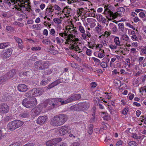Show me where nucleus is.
Returning <instances> with one entry per match:
<instances>
[{
	"instance_id": "nucleus-1",
	"label": "nucleus",
	"mask_w": 146,
	"mask_h": 146,
	"mask_svg": "<svg viewBox=\"0 0 146 146\" xmlns=\"http://www.w3.org/2000/svg\"><path fill=\"white\" fill-rule=\"evenodd\" d=\"M3 1L4 3L8 4H11V3H17L15 5V7L18 11H20L24 13L27 11H30L31 6L30 0H0V3Z\"/></svg>"
},
{
	"instance_id": "nucleus-4",
	"label": "nucleus",
	"mask_w": 146,
	"mask_h": 146,
	"mask_svg": "<svg viewBox=\"0 0 146 146\" xmlns=\"http://www.w3.org/2000/svg\"><path fill=\"white\" fill-rule=\"evenodd\" d=\"M22 104L26 108H31L37 104V102L36 99L35 97L32 98L31 99L26 98L23 100Z\"/></svg>"
},
{
	"instance_id": "nucleus-2",
	"label": "nucleus",
	"mask_w": 146,
	"mask_h": 146,
	"mask_svg": "<svg viewBox=\"0 0 146 146\" xmlns=\"http://www.w3.org/2000/svg\"><path fill=\"white\" fill-rule=\"evenodd\" d=\"M68 119L67 116L64 114L55 115L50 121V124L54 126L58 127L64 124Z\"/></svg>"
},
{
	"instance_id": "nucleus-14",
	"label": "nucleus",
	"mask_w": 146,
	"mask_h": 146,
	"mask_svg": "<svg viewBox=\"0 0 146 146\" xmlns=\"http://www.w3.org/2000/svg\"><path fill=\"white\" fill-rule=\"evenodd\" d=\"M9 111V106L6 104H2L0 105V112L2 114L6 113Z\"/></svg>"
},
{
	"instance_id": "nucleus-30",
	"label": "nucleus",
	"mask_w": 146,
	"mask_h": 146,
	"mask_svg": "<svg viewBox=\"0 0 146 146\" xmlns=\"http://www.w3.org/2000/svg\"><path fill=\"white\" fill-rule=\"evenodd\" d=\"M94 30L96 33H97L99 35L100 34V24L99 23H97V25Z\"/></svg>"
},
{
	"instance_id": "nucleus-55",
	"label": "nucleus",
	"mask_w": 146,
	"mask_h": 146,
	"mask_svg": "<svg viewBox=\"0 0 146 146\" xmlns=\"http://www.w3.org/2000/svg\"><path fill=\"white\" fill-rule=\"evenodd\" d=\"M7 79L4 75L3 76L1 77H0V84H1L2 83L5 82Z\"/></svg>"
},
{
	"instance_id": "nucleus-49",
	"label": "nucleus",
	"mask_w": 146,
	"mask_h": 146,
	"mask_svg": "<svg viewBox=\"0 0 146 146\" xmlns=\"http://www.w3.org/2000/svg\"><path fill=\"white\" fill-rule=\"evenodd\" d=\"M33 27L35 29H40L42 27V25L41 24H37L36 25H33Z\"/></svg>"
},
{
	"instance_id": "nucleus-6",
	"label": "nucleus",
	"mask_w": 146,
	"mask_h": 146,
	"mask_svg": "<svg viewBox=\"0 0 146 146\" xmlns=\"http://www.w3.org/2000/svg\"><path fill=\"white\" fill-rule=\"evenodd\" d=\"M47 105V104L45 103H41L39 105L34 108L31 110V112L32 113L33 115L35 117L41 113L42 109L43 108H46Z\"/></svg>"
},
{
	"instance_id": "nucleus-59",
	"label": "nucleus",
	"mask_w": 146,
	"mask_h": 146,
	"mask_svg": "<svg viewBox=\"0 0 146 146\" xmlns=\"http://www.w3.org/2000/svg\"><path fill=\"white\" fill-rule=\"evenodd\" d=\"M102 62L108 63L109 61V59L108 58L107 56L106 55L102 59Z\"/></svg>"
},
{
	"instance_id": "nucleus-16",
	"label": "nucleus",
	"mask_w": 146,
	"mask_h": 146,
	"mask_svg": "<svg viewBox=\"0 0 146 146\" xmlns=\"http://www.w3.org/2000/svg\"><path fill=\"white\" fill-rule=\"evenodd\" d=\"M16 72V70L15 69H13L7 72L4 76L7 80L13 77L15 74Z\"/></svg>"
},
{
	"instance_id": "nucleus-43",
	"label": "nucleus",
	"mask_w": 146,
	"mask_h": 146,
	"mask_svg": "<svg viewBox=\"0 0 146 146\" xmlns=\"http://www.w3.org/2000/svg\"><path fill=\"white\" fill-rule=\"evenodd\" d=\"M121 38L126 41L127 42H130V40L129 39V36L126 35H123L121 36Z\"/></svg>"
},
{
	"instance_id": "nucleus-21",
	"label": "nucleus",
	"mask_w": 146,
	"mask_h": 146,
	"mask_svg": "<svg viewBox=\"0 0 146 146\" xmlns=\"http://www.w3.org/2000/svg\"><path fill=\"white\" fill-rule=\"evenodd\" d=\"M18 90L21 92H25L28 90V86L24 84H19L17 87Z\"/></svg>"
},
{
	"instance_id": "nucleus-53",
	"label": "nucleus",
	"mask_w": 146,
	"mask_h": 146,
	"mask_svg": "<svg viewBox=\"0 0 146 146\" xmlns=\"http://www.w3.org/2000/svg\"><path fill=\"white\" fill-rule=\"evenodd\" d=\"M41 49V48L39 46H34L31 48L32 51L40 50Z\"/></svg>"
},
{
	"instance_id": "nucleus-32",
	"label": "nucleus",
	"mask_w": 146,
	"mask_h": 146,
	"mask_svg": "<svg viewBox=\"0 0 146 146\" xmlns=\"http://www.w3.org/2000/svg\"><path fill=\"white\" fill-rule=\"evenodd\" d=\"M77 13L79 16L84 15L85 14V11L83 8H79L77 11Z\"/></svg>"
},
{
	"instance_id": "nucleus-9",
	"label": "nucleus",
	"mask_w": 146,
	"mask_h": 146,
	"mask_svg": "<svg viewBox=\"0 0 146 146\" xmlns=\"http://www.w3.org/2000/svg\"><path fill=\"white\" fill-rule=\"evenodd\" d=\"M69 129L70 127L68 126H63L58 129L57 132L61 136L64 135L69 132Z\"/></svg>"
},
{
	"instance_id": "nucleus-26",
	"label": "nucleus",
	"mask_w": 146,
	"mask_h": 146,
	"mask_svg": "<svg viewBox=\"0 0 146 146\" xmlns=\"http://www.w3.org/2000/svg\"><path fill=\"white\" fill-rule=\"evenodd\" d=\"M109 27L110 31L113 33H116L117 31V29L116 26L113 23H110Z\"/></svg>"
},
{
	"instance_id": "nucleus-52",
	"label": "nucleus",
	"mask_w": 146,
	"mask_h": 146,
	"mask_svg": "<svg viewBox=\"0 0 146 146\" xmlns=\"http://www.w3.org/2000/svg\"><path fill=\"white\" fill-rule=\"evenodd\" d=\"M42 43L44 44H49L51 42L48 39L43 40L42 41Z\"/></svg>"
},
{
	"instance_id": "nucleus-10",
	"label": "nucleus",
	"mask_w": 146,
	"mask_h": 146,
	"mask_svg": "<svg viewBox=\"0 0 146 146\" xmlns=\"http://www.w3.org/2000/svg\"><path fill=\"white\" fill-rule=\"evenodd\" d=\"M62 14L64 13L65 17L67 18H68L69 16L74 15V12L73 9H71L68 7H66L62 11Z\"/></svg>"
},
{
	"instance_id": "nucleus-7",
	"label": "nucleus",
	"mask_w": 146,
	"mask_h": 146,
	"mask_svg": "<svg viewBox=\"0 0 146 146\" xmlns=\"http://www.w3.org/2000/svg\"><path fill=\"white\" fill-rule=\"evenodd\" d=\"M89 107L88 104L86 102H81L78 105H75L70 107V109L73 110L79 111L83 109L86 110Z\"/></svg>"
},
{
	"instance_id": "nucleus-54",
	"label": "nucleus",
	"mask_w": 146,
	"mask_h": 146,
	"mask_svg": "<svg viewBox=\"0 0 146 146\" xmlns=\"http://www.w3.org/2000/svg\"><path fill=\"white\" fill-rule=\"evenodd\" d=\"M129 110V108L126 107L122 110V113L124 115H126L128 111Z\"/></svg>"
},
{
	"instance_id": "nucleus-34",
	"label": "nucleus",
	"mask_w": 146,
	"mask_h": 146,
	"mask_svg": "<svg viewBox=\"0 0 146 146\" xmlns=\"http://www.w3.org/2000/svg\"><path fill=\"white\" fill-rule=\"evenodd\" d=\"M72 97L74 101L78 100L81 98V96L79 94H72Z\"/></svg>"
},
{
	"instance_id": "nucleus-35",
	"label": "nucleus",
	"mask_w": 146,
	"mask_h": 146,
	"mask_svg": "<svg viewBox=\"0 0 146 146\" xmlns=\"http://www.w3.org/2000/svg\"><path fill=\"white\" fill-rule=\"evenodd\" d=\"M60 99H55V98H51L50 99L48 100V102L49 103V104L52 105L53 106L54 108V102L58 101H59Z\"/></svg>"
},
{
	"instance_id": "nucleus-39",
	"label": "nucleus",
	"mask_w": 146,
	"mask_h": 146,
	"mask_svg": "<svg viewBox=\"0 0 146 146\" xmlns=\"http://www.w3.org/2000/svg\"><path fill=\"white\" fill-rule=\"evenodd\" d=\"M83 50H86V54L88 56H90L92 55V50L88 49L86 47L84 46L83 47Z\"/></svg>"
},
{
	"instance_id": "nucleus-61",
	"label": "nucleus",
	"mask_w": 146,
	"mask_h": 146,
	"mask_svg": "<svg viewBox=\"0 0 146 146\" xmlns=\"http://www.w3.org/2000/svg\"><path fill=\"white\" fill-rule=\"evenodd\" d=\"M146 86H145L143 87H141L139 89V92L140 93L143 92H145L146 93Z\"/></svg>"
},
{
	"instance_id": "nucleus-37",
	"label": "nucleus",
	"mask_w": 146,
	"mask_h": 146,
	"mask_svg": "<svg viewBox=\"0 0 146 146\" xmlns=\"http://www.w3.org/2000/svg\"><path fill=\"white\" fill-rule=\"evenodd\" d=\"M55 144L54 139L47 141L46 143V145L47 146H52Z\"/></svg>"
},
{
	"instance_id": "nucleus-51",
	"label": "nucleus",
	"mask_w": 146,
	"mask_h": 146,
	"mask_svg": "<svg viewBox=\"0 0 146 146\" xmlns=\"http://www.w3.org/2000/svg\"><path fill=\"white\" fill-rule=\"evenodd\" d=\"M71 66L72 67L74 68L78 69V65L75 62L72 63L71 64Z\"/></svg>"
},
{
	"instance_id": "nucleus-36",
	"label": "nucleus",
	"mask_w": 146,
	"mask_h": 146,
	"mask_svg": "<svg viewBox=\"0 0 146 146\" xmlns=\"http://www.w3.org/2000/svg\"><path fill=\"white\" fill-rule=\"evenodd\" d=\"M118 29L120 31L123 32L124 30V25L122 23H120L118 24Z\"/></svg>"
},
{
	"instance_id": "nucleus-31",
	"label": "nucleus",
	"mask_w": 146,
	"mask_h": 146,
	"mask_svg": "<svg viewBox=\"0 0 146 146\" xmlns=\"http://www.w3.org/2000/svg\"><path fill=\"white\" fill-rule=\"evenodd\" d=\"M101 116L102 117L104 120L106 121L108 120L109 118V117L106 112H102Z\"/></svg>"
},
{
	"instance_id": "nucleus-58",
	"label": "nucleus",
	"mask_w": 146,
	"mask_h": 146,
	"mask_svg": "<svg viewBox=\"0 0 146 146\" xmlns=\"http://www.w3.org/2000/svg\"><path fill=\"white\" fill-rule=\"evenodd\" d=\"M81 1H82V0H69L68 3L69 4H71L74 2L78 3Z\"/></svg>"
},
{
	"instance_id": "nucleus-11",
	"label": "nucleus",
	"mask_w": 146,
	"mask_h": 146,
	"mask_svg": "<svg viewBox=\"0 0 146 146\" xmlns=\"http://www.w3.org/2000/svg\"><path fill=\"white\" fill-rule=\"evenodd\" d=\"M35 66H37L38 68L40 70H42L48 68V66L47 63L43 62L42 60L36 61L35 63Z\"/></svg>"
},
{
	"instance_id": "nucleus-18",
	"label": "nucleus",
	"mask_w": 146,
	"mask_h": 146,
	"mask_svg": "<svg viewBox=\"0 0 146 146\" xmlns=\"http://www.w3.org/2000/svg\"><path fill=\"white\" fill-rule=\"evenodd\" d=\"M66 30L67 31V32L73 33L75 34H77V31L75 30V29L74 25L72 24L70 25L67 26L66 27Z\"/></svg>"
},
{
	"instance_id": "nucleus-25",
	"label": "nucleus",
	"mask_w": 146,
	"mask_h": 146,
	"mask_svg": "<svg viewBox=\"0 0 146 146\" xmlns=\"http://www.w3.org/2000/svg\"><path fill=\"white\" fill-rule=\"evenodd\" d=\"M125 11V10L123 7H120L117 9V12L115 13L117 15V17H121L122 15V13H124Z\"/></svg>"
},
{
	"instance_id": "nucleus-20",
	"label": "nucleus",
	"mask_w": 146,
	"mask_h": 146,
	"mask_svg": "<svg viewBox=\"0 0 146 146\" xmlns=\"http://www.w3.org/2000/svg\"><path fill=\"white\" fill-rule=\"evenodd\" d=\"M101 38H104V42H101V48L102 46V44L104 45H106L107 44L108 42L105 41V39H106V38L109 35V33L107 32H105L104 33H101Z\"/></svg>"
},
{
	"instance_id": "nucleus-33",
	"label": "nucleus",
	"mask_w": 146,
	"mask_h": 146,
	"mask_svg": "<svg viewBox=\"0 0 146 146\" xmlns=\"http://www.w3.org/2000/svg\"><path fill=\"white\" fill-rule=\"evenodd\" d=\"M100 100L99 98L96 97L94 99V104L96 105L97 106H98L99 108H100Z\"/></svg>"
},
{
	"instance_id": "nucleus-56",
	"label": "nucleus",
	"mask_w": 146,
	"mask_h": 146,
	"mask_svg": "<svg viewBox=\"0 0 146 146\" xmlns=\"http://www.w3.org/2000/svg\"><path fill=\"white\" fill-rule=\"evenodd\" d=\"M128 145L130 146H136L137 144L135 141H129L128 143Z\"/></svg>"
},
{
	"instance_id": "nucleus-62",
	"label": "nucleus",
	"mask_w": 146,
	"mask_h": 146,
	"mask_svg": "<svg viewBox=\"0 0 146 146\" xmlns=\"http://www.w3.org/2000/svg\"><path fill=\"white\" fill-rule=\"evenodd\" d=\"M67 145L66 143L62 142L60 143V144L56 145L54 146H67Z\"/></svg>"
},
{
	"instance_id": "nucleus-41",
	"label": "nucleus",
	"mask_w": 146,
	"mask_h": 146,
	"mask_svg": "<svg viewBox=\"0 0 146 146\" xmlns=\"http://www.w3.org/2000/svg\"><path fill=\"white\" fill-rule=\"evenodd\" d=\"M10 43L9 42H3L0 43L1 48L2 49L5 48L9 45Z\"/></svg>"
},
{
	"instance_id": "nucleus-22",
	"label": "nucleus",
	"mask_w": 146,
	"mask_h": 146,
	"mask_svg": "<svg viewBox=\"0 0 146 146\" xmlns=\"http://www.w3.org/2000/svg\"><path fill=\"white\" fill-rule=\"evenodd\" d=\"M14 121L9 122L8 124L7 127L11 131H13L17 129Z\"/></svg>"
},
{
	"instance_id": "nucleus-48",
	"label": "nucleus",
	"mask_w": 146,
	"mask_h": 146,
	"mask_svg": "<svg viewBox=\"0 0 146 146\" xmlns=\"http://www.w3.org/2000/svg\"><path fill=\"white\" fill-rule=\"evenodd\" d=\"M54 22L56 24H59L61 23L62 20L59 18H55L53 19Z\"/></svg>"
},
{
	"instance_id": "nucleus-15",
	"label": "nucleus",
	"mask_w": 146,
	"mask_h": 146,
	"mask_svg": "<svg viewBox=\"0 0 146 146\" xmlns=\"http://www.w3.org/2000/svg\"><path fill=\"white\" fill-rule=\"evenodd\" d=\"M48 119V117L46 115H44L39 116L36 121V123L38 124H44Z\"/></svg>"
},
{
	"instance_id": "nucleus-27",
	"label": "nucleus",
	"mask_w": 146,
	"mask_h": 146,
	"mask_svg": "<svg viewBox=\"0 0 146 146\" xmlns=\"http://www.w3.org/2000/svg\"><path fill=\"white\" fill-rule=\"evenodd\" d=\"M69 136L72 137L73 136L74 138H75L78 135V131L76 129L73 128L72 131L70 132Z\"/></svg>"
},
{
	"instance_id": "nucleus-12",
	"label": "nucleus",
	"mask_w": 146,
	"mask_h": 146,
	"mask_svg": "<svg viewBox=\"0 0 146 146\" xmlns=\"http://www.w3.org/2000/svg\"><path fill=\"white\" fill-rule=\"evenodd\" d=\"M13 50L11 48L4 50L2 52V55L4 58H9L11 55Z\"/></svg>"
},
{
	"instance_id": "nucleus-63",
	"label": "nucleus",
	"mask_w": 146,
	"mask_h": 146,
	"mask_svg": "<svg viewBox=\"0 0 146 146\" xmlns=\"http://www.w3.org/2000/svg\"><path fill=\"white\" fill-rule=\"evenodd\" d=\"M117 46L116 45L111 44L109 45V47L111 49L114 50L117 49Z\"/></svg>"
},
{
	"instance_id": "nucleus-5",
	"label": "nucleus",
	"mask_w": 146,
	"mask_h": 146,
	"mask_svg": "<svg viewBox=\"0 0 146 146\" xmlns=\"http://www.w3.org/2000/svg\"><path fill=\"white\" fill-rule=\"evenodd\" d=\"M62 33H59V35L62 38H64L65 40L64 42L65 44H69L70 43H73L74 42L72 40L73 39V38L74 36L73 35L69 34L68 35L67 33H66L65 31Z\"/></svg>"
},
{
	"instance_id": "nucleus-29",
	"label": "nucleus",
	"mask_w": 146,
	"mask_h": 146,
	"mask_svg": "<svg viewBox=\"0 0 146 146\" xmlns=\"http://www.w3.org/2000/svg\"><path fill=\"white\" fill-rule=\"evenodd\" d=\"M14 121L17 128L21 126L24 123L23 121L20 120H17Z\"/></svg>"
},
{
	"instance_id": "nucleus-19",
	"label": "nucleus",
	"mask_w": 146,
	"mask_h": 146,
	"mask_svg": "<svg viewBox=\"0 0 146 146\" xmlns=\"http://www.w3.org/2000/svg\"><path fill=\"white\" fill-rule=\"evenodd\" d=\"M54 11V9L52 8L51 6L50 7H48L46 9L45 14L46 15L48 16V17H51L54 15V14L53 13Z\"/></svg>"
},
{
	"instance_id": "nucleus-24",
	"label": "nucleus",
	"mask_w": 146,
	"mask_h": 146,
	"mask_svg": "<svg viewBox=\"0 0 146 146\" xmlns=\"http://www.w3.org/2000/svg\"><path fill=\"white\" fill-rule=\"evenodd\" d=\"M52 8L57 11L56 12H55L56 14L58 15L62 14V11H61V9L60 7L56 4L54 5L53 6H51Z\"/></svg>"
},
{
	"instance_id": "nucleus-60",
	"label": "nucleus",
	"mask_w": 146,
	"mask_h": 146,
	"mask_svg": "<svg viewBox=\"0 0 146 146\" xmlns=\"http://www.w3.org/2000/svg\"><path fill=\"white\" fill-rule=\"evenodd\" d=\"M55 144H56L62 141V139L60 138H57L53 139Z\"/></svg>"
},
{
	"instance_id": "nucleus-17",
	"label": "nucleus",
	"mask_w": 146,
	"mask_h": 146,
	"mask_svg": "<svg viewBox=\"0 0 146 146\" xmlns=\"http://www.w3.org/2000/svg\"><path fill=\"white\" fill-rule=\"evenodd\" d=\"M14 38L15 41L18 43L17 46L18 48L20 49H23L24 48V45L22 40L21 38L15 36H14Z\"/></svg>"
},
{
	"instance_id": "nucleus-44",
	"label": "nucleus",
	"mask_w": 146,
	"mask_h": 146,
	"mask_svg": "<svg viewBox=\"0 0 146 146\" xmlns=\"http://www.w3.org/2000/svg\"><path fill=\"white\" fill-rule=\"evenodd\" d=\"M29 113L27 112H26L24 113H21L19 116L22 118H27L28 117Z\"/></svg>"
},
{
	"instance_id": "nucleus-8",
	"label": "nucleus",
	"mask_w": 146,
	"mask_h": 146,
	"mask_svg": "<svg viewBox=\"0 0 146 146\" xmlns=\"http://www.w3.org/2000/svg\"><path fill=\"white\" fill-rule=\"evenodd\" d=\"M72 40L74 42H73V43H70L69 44L71 46L72 49L75 51H78V53H80L81 52V50L78 45V44H79L78 42V39L76 38L74 36Z\"/></svg>"
},
{
	"instance_id": "nucleus-64",
	"label": "nucleus",
	"mask_w": 146,
	"mask_h": 146,
	"mask_svg": "<svg viewBox=\"0 0 146 146\" xmlns=\"http://www.w3.org/2000/svg\"><path fill=\"white\" fill-rule=\"evenodd\" d=\"M80 143L78 142H74L71 144L70 146H80Z\"/></svg>"
},
{
	"instance_id": "nucleus-3",
	"label": "nucleus",
	"mask_w": 146,
	"mask_h": 146,
	"mask_svg": "<svg viewBox=\"0 0 146 146\" xmlns=\"http://www.w3.org/2000/svg\"><path fill=\"white\" fill-rule=\"evenodd\" d=\"M107 0H101V2L103 3L101 5V13L103 11V13L105 14H107L110 15V17H111L112 19H115L117 17V15L115 13H113V11L114 10V8L112 6L109 5H106L104 4L107 2Z\"/></svg>"
},
{
	"instance_id": "nucleus-28",
	"label": "nucleus",
	"mask_w": 146,
	"mask_h": 146,
	"mask_svg": "<svg viewBox=\"0 0 146 146\" xmlns=\"http://www.w3.org/2000/svg\"><path fill=\"white\" fill-rule=\"evenodd\" d=\"M78 25V30L81 33H83L85 32V29L84 28L82 25L81 23L80 22L77 23Z\"/></svg>"
},
{
	"instance_id": "nucleus-23",
	"label": "nucleus",
	"mask_w": 146,
	"mask_h": 146,
	"mask_svg": "<svg viewBox=\"0 0 146 146\" xmlns=\"http://www.w3.org/2000/svg\"><path fill=\"white\" fill-rule=\"evenodd\" d=\"M73 98L72 94L70 96L68 97V98L65 100H62V105L66 104L74 101Z\"/></svg>"
},
{
	"instance_id": "nucleus-46",
	"label": "nucleus",
	"mask_w": 146,
	"mask_h": 146,
	"mask_svg": "<svg viewBox=\"0 0 146 146\" xmlns=\"http://www.w3.org/2000/svg\"><path fill=\"white\" fill-rule=\"evenodd\" d=\"M25 96L26 97L28 98H30L33 97V95L32 90H31L27 92L25 94Z\"/></svg>"
},
{
	"instance_id": "nucleus-13",
	"label": "nucleus",
	"mask_w": 146,
	"mask_h": 146,
	"mask_svg": "<svg viewBox=\"0 0 146 146\" xmlns=\"http://www.w3.org/2000/svg\"><path fill=\"white\" fill-rule=\"evenodd\" d=\"M32 91L33 96H38L42 94L44 92L43 88H34L32 89Z\"/></svg>"
},
{
	"instance_id": "nucleus-47",
	"label": "nucleus",
	"mask_w": 146,
	"mask_h": 146,
	"mask_svg": "<svg viewBox=\"0 0 146 146\" xmlns=\"http://www.w3.org/2000/svg\"><path fill=\"white\" fill-rule=\"evenodd\" d=\"M10 11H8L7 12H4L3 13L2 15L3 16L5 17L8 18L10 16Z\"/></svg>"
},
{
	"instance_id": "nucleus-38",
	"label": "nucleus",
	"mask_w": 146,
	"mask_h": 146,
	"mask_svg": "<svg viewBox=\"0 0 146 146\" xmlns=\"http://www.w3.org/2000/svg\"><path fill=\"white\" fill-rule=\"evenodd\" d=\"M114 42L117 46H120V42L118 37L116 36L114 38Z\"/></svg>"
},
{
	"instance_id": "nucleus-50",
	"label": "nucleus",
	"mask_w": 146,
	"mask_h": 146,
	"mask_svg": "<svg viewBox=\"0 0 146 146\" xmlns=\"http://www.w3.org/2000/svg\"><path fill=\"white\" fill-rule=\"evenodd\" d=\"M48 83V80H42L40 82V84L41 85L45 86Z\"/></svg>"
},
{
	"instance_id": "nucleus-42",
	"label": "nucleus",
	"mask_w": 146,
	"mask_h": 146,
	"mask_svg": "<svg viewBox=\"0 0 146 146\" xmlns=\"http://www.w3.org/2000/svg\"><path fill=\"white\" fill-rule=\"evenodd\" d=\"M93 125L92 124H90L88 129V132L89 134H92L93 131Z\"/></svg>"
},
{
	"instance_id": "nucleus-40",
	"label": "nucleus",
	"mask_w": 146,
	"mask_h": 146,
	"mask_svg": "<svg viewBox=\"0 0 146 146\" xmlns=\"http://www.w3.org/2000/svg\"><path fill=\"white\" fill-rule=\"evenodd\" d=\"M96 109V108L94 107H94L93 108V113L92 114V118L90 119V122H92L94 121L95 120V109Z\"/></svg>"
},
{
	"instance_id": "nucleus-57",
	"label": "nucleus",
	"mask_w": 146,
	"mask_h": 146,
	"mask_svg": "<svg viewBox=\"0 0 146 146\" xmlns=\"http://www.w3.org/2000/svg\"><path fill=\"white\" fill-rule=\"evenodd\" d=\"M52 83L53 84L54 86H57L60 83H61V82L60 81V80L59 79H58L54 81L53 82H52Z\"/></svg>"
},
{
	"instance_id": "nucleus-45",
	"label": "nucleus",
	"mask_w": 146,
	"mask_h": 146,
	"mask_svg": "<svg viewBox=\"0 0 146 146\" xmlns=\"http://www.w3.org/2000/svg\"><path fill=\"white\" fill-rule=\"evenodd\" d=\"M55 99H60V100L58 101L54 102V108L57 106H58L59 105V103H61V104L62 105V100H63V98H55Z\"/></svg>"
}]
</instances>
